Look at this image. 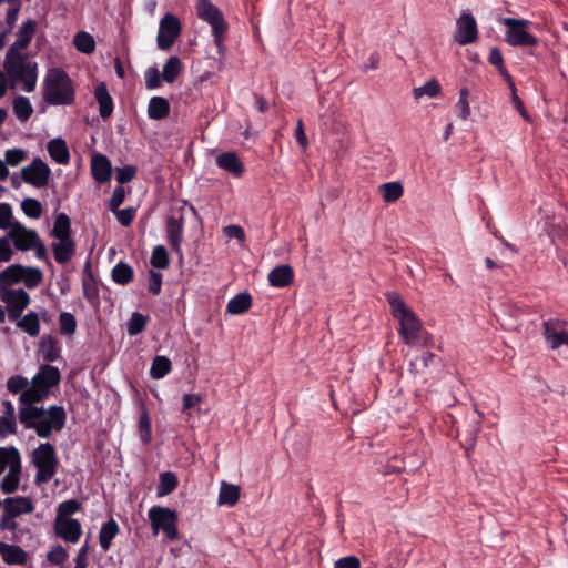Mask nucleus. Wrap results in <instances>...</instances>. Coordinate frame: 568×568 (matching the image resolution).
<instances>
[{"instance_id":"nucleus-8","label":"nucleus","mask_w":568,"mask_h":568,"mask_svg":"<svg viewBox=\"0 0 568 568\" xmlns=\"http://www.w3.org/2000/svg\"><path fill=\"white\" fill-rule=\"evenodd\" d=\"M153 535L163 531L170 541L178 540L180 537L178 529V513L171 508L153 506L148 511Z\"/></svg>"},{"instance_id":"nucleus-10","label":"nucleus","mask_w":568,"mask_h":568,"mask_svg":"<svg viewBox=\"0 0 568 568\" xmlns=\"http://www.w3.org/2000/svg\"><path fill=\"white\" fill-rule=\"evenodd\" d=\"M182 32V26L179 18L170 12H166L159 23L156 36L158 48L166 51L173 47Z\"/></svg>"},{"instance_id":"nucleus-57","label":"nucleus","mask_w":568,"mask_h":568,"mask_svg":"<svg viewBox=\"0 0 568 568\" xmlns=\"http://www.w3.org/2000/svg\"><path fill=\"white\" fill-rule=\"evenodd\" d=\"M390 456L388 450L383 453L374 452V465L376 466V470L382 475H388L390 473Z\"/></svg>"},{"instance_id":"nucleus-35","label":"nucleus","mask_w":568,"mask_h":568,"mask_svg":"<svg viewBox=\"0 0 568 568\" xmlns=\"http://www.w3.org/2000/svg\"><path fill=\"white\" fill-rule=\"evenodd\" d=\"M240 499V487L233 484L222 483L219 494V505L233 507Z\"/></svg>"},{"instance_id":"nucleus-45","label":"nucleus","mask_w":568,"mask_h":568,"mask_svg":"<svg viewBox=\"0 0 568 568\" xmlns=\"http://www.w3.org/2000/svg\"><path fill=\"white\" fill-rule=\"evenodd\" d=\"M13 113L20 121H27L33 113V108L26 97H18L12 103Z\"/></svg>"},{"instance_id":"nucleus-23","label":"nucleus","mask_w":568,"mask_h":568,"mask_svg":"<svg viewBox=\"0 0 568 568\" xmlns=\"http://www.w3.org/2000/svg\"><path fill=\"white\" fill-rule=\"evenodd\" d=\"M75 247L73 239L58 240V242L52 243V252L57 263H69L75 254Z\"/></svg>"},{"instance_id":"nucleus-11","label":"nucleus","mask_w":568,"mask_h":568,"mask_svg":"<svg viewBox=\"0 0 568 568\" xmlns=\"http://www.w3.org/2000/svg\"><path fill=\"white\" fill-rule=\"evenodd\" d=\"M51 170L49 165L40 158H34L31 164L21 170L23 182L38 189L48 185Z\"/></svg>"},{"instance_id":"nucleus-7","label":"nucleus","mask_w":568,"mask_h":568,"mask_svg":"<svg viewBox=\"0 0 568 568\" xmlns=\"http://www.w3.org/2000/svg\"><path fill=\"white\" fill-rule=\"evenodd\" d=\"M4 69L9 77L23 83V89L27 92L34 91L38 78L36 62L27 61L23 54L12 55V53H7Z\"/></svg>"},{"instance_id":"nucleus-13","label":"nucleus","mask_w":568,"mask_h":568,"mask_svg":"<svg viewBox=\"0 0 568 568\" xmlns=\"http://www.w3.org/2000/svg\"><path fill=\"white\" fill-rule=\"evenodd\" d=\"M478 38L476 19L469 12H462L456 21L455 41L460 45L473 43Z\"/></svg>"},{"instance_id":"nucleus-63","label":"nucleus","mask_w":568,"mask_h":568,"mask_svg":"<svg viewBox=\"0 0 568 568\" xmlns=\"http://www.w3.org/2000/svg\"><path fill=\"white\" fill-rule=\"evenodd\" d=\"M162 73L155 68H149L145 72V84L148 89H156L161 85Z\"/></svg>"},{"instance_id":"nucleus-5","label":"nucleus","mask_w":568,"mask_h":568,"mask_svg":"<svg viewBox=\"0 0 568 568\" xmlns=\"http://www.w3.org/2000/svg\"><path fill=\"white\" fill-rule=\"evenodd\" d=\"M196 13L201 20L207 22L211 26L214 44L217 48V53L221 55L224 54V38L229 26L222 11L210 0H199L196 3Z\"/></svg>"},{"instance_id":"nucleus-6","label":"nucleus","mask_w":568,"mask_h":568,"mask_svg":"<svg viewBox=\"0 0 568 568\" xmlns=\"http://www.w3.org/2000/svg\"><path fill=\"white\" fill-rule=\"evenodd\" d=\"M196 13L201 20L207 22L211 26L214 44L217 48V53L221 55L224 54V38L229 26L222 11L210 0H199L196 3Z\"/></svg>"},{"instance_id":"nucleus-53","label":"nucleus","mask_w":568,"mask_h":568,"mask_svg":"<svg viewBox=\"0 0 568 568\" xmlns=\"http://www.w3.org/2000/svg\"><path fill=\"white\" fill-rule=\"evenodd\" d=\"M469 90L464 87L459 91V99L456 103V110L458 112V116L463 120H467L470 115V106L468 103Z\"/></svg>"},{"instance_id":"nucleus-43","label":"nucleus","mask_w":568,"mask_h":568,"mask_svg":"<svg viewBox=\"0 0 568 568\" xmlns=\"http://www.w3.org/2000/svg\"><path fill=\"white\" fill-rule=\"evenodd\" d=\"M48 396L44 395L37 385L32 384L30 387H26L24 390L20 394L19 400L26 406H34L36 403L43 402Z\"/></svg>"},{"instance_id":"nucleus-25","label":"nucleus","mask_w":568,"mask_h":568,"mask_svg":"<svg viewBox=\"0 0 568 568\" xmlns=\"http://www.w3.org/2000/svg\"><path fill=\"white\" fill-rule=\"evenodd\" d=\"M47 149L51 159L57 163L65 165L70 162V152L63 139H52L49 141Z\"/></svg>"},{"instance_id":"nucleus-38","label":"nucleus","mask_w":568,"mask_h":568,"mask_svg":"<svg viewBox=\"0 0 568 568\" xmlns=\"http://www.w3.org/2000/svg\"><path fill=\"white\" fill-rule=\"evenodd\" d=\"M171 361L166 356L158 355L152 361L150 376L154 379H160L165 377L171 372Z\"/></svg>"},{"instance_id":"nucleus-20","label":"nucleus","mask_w":568,"mask_h":568,"mask_svg":"<svg viewBox=\"0 0 568 568\" xmlns=\"http://www.w3.org/2000/svg\"><path fill=\"white\" fill-rule=\"evenodd\" d=\"M3 510L10 517H19L23 514H31L34 511V504L28 497H7L2 501Z\"/></svg>"},{"instance_id":"nucleus-31","label":"nucleus","mask_w":568,"mask_h":568,"mask_svg":"<svg viewBox=\"0 0 568 568\" xmlns=\"http://www.w3.org/2000/svg\"><path fill=\"white\" fill-rule=\"evenodd\" d=\"M252 306V296L250 293L244 292L235 295L232 297L227 305H226V312L234 314V315H241L246 313Z\"/></svg>"},{"instance_id":"nucleus-44","label":"nucleus","mask_w":568,"mask_h":568,"mask_svg":"<svg viewBox=\"0 0 568 568\" xmlns=\"http://www.w3.org/2000/svg\"><path fill=\"white\" fill-rule=\"evenodd\" d=\"M22 282L28 288L38 287L42 280L43 273L39 267L22 266Z\"/></svg>"},{"instance_id":"nucleus-15","label":"nucleus","mask_w":568,"mask_h":568,"mask_svg":"<svg viewBox=\"0 0 568 568\" xmlns=\"http://www.w3.org/2000/svg\"><path fill=\"white\" fill-rule=\"evenodd\" d=\"M53 530L58 538L71 544L78 542L82 535V527L78 519L55 518Z\"/></svg>"},{"instance_id":"nucleus-52","label":"nucleus","mask_w":568,"mask_h":568,"mask_svg":"<svg viewBox=\"0 0 568 568\" xmlns=\"http://www.w3.org/2000/svg\"><path fill=\"white\" fill-rule=\"evenodd\" d=\"M435 358H436V356L434 353H432L429 351H423L418 356H416L410 362V367L416 373H419L423 369H425L426 367H428L429 365H432L434 363Z\"/></svg>"},{"instance_id":"nucleus-59","label":"nucleus","mask_w":568,"mask_h":568,"mask_svg":"<svg viewBox=\"0 0 568 568\" xmlns=\"http://www.w3.org/2000/svg\"><path fill=\"white\" fill-rule=\"evenodd\" d=\"M29 385V381L21 375H13L7 381V388L12 394L22 393Z\"/></svg>"},{"instance_id":"nucleus-26","label":"nucleus","mask_w":568,"mask_h":568,"mask_svg":"<svg viewBox=\"0 0 568 568\" xmlns=\"http://www.w3.org/2000/svg\"><path fill=\"white\" fill-rule=\"evenodd\" d=\"M82 287L84 297L92 304L99 303V288L95 278L90 271V262L85 263L84 274L82 278Z\"/></svg>"},{"instance_id":"nucleus-42","label":"nucleus","mask_w":568,"mask_h":568,"mask_svg":"<svg viewBox=\"0 0 568 568\" xmlns=\"http://www.w3.org/2000/svg\"><path fill=\"white\" fill-rule=\"evenodd\" d=\"M73 44L78 51L84 54H90L95 49L93 37L85 31H80L74 36Z\"/></svg>"},{"instance_id":"nucleus-33","label":"nucleus","mask_w":568,"mask_h":568,"mask_svg":"<svg viewBox=\"0 0 568 568\" xmlns=\"http://www.w3.org/2000/svg\"><path fill=\"white\" fill-rule=\"evenodd\" d=\"M71 220L65 213H60L53 223L51 236L55 240L72 239Z\"/></svg>"},{"instance_id":"nucleus-29","label":"nucleus","mask_w":568,"mask_h":568,"mask_svg":"<svg viewBox=\"0 0 568 568\" xmlns=\"http://www.w3.org/2000/svg\"><path fill=\"white\" fill-rule=\"evenodd\" d=\"M170 113V103L163 97H153L149 101L148 115L152 120H162Z\"/></svg>"},{"instance_id":"nucleus-40","label":"nucleus","mask_w":568,"mask_h":568,"mask_svg":"<svg viewBox=\"0 0 568 568\" xmlns=\"http://www.w3.org/2000/svg\"><path fill=\"white\" fill-rule=\"evenodd\" d=\"M134 276L133 268L125 262H119L112 268V280L119 285H126L132 282Z\"/></svg>"},{"instance_id":"nucleus-61","label":"nucleus","mask_w":568,"mask_h":568,"mask_svg":"<svg viewBox=\"0 0 568 568\" xmlns=\"http://www.w3.org/2000/svg\"><path fill=\"white\" fill-rule=\"evenodd\" d=\"M119 223L122 225V226H130L135 217V212L136 210L132 206L130 207H126V209H123V210H119L116 209L115 211H112Z\"/></svg>"},{"instance_id":"nucleus-55","label":"nucleus","mask_w":568,"mask_h":568,"mask_svg":"<svg viewBox=\"0 0 568 568\" xmlns=\"http://www.w3.org/2000/svg\"><path fill=\"white\" fill-rule=\"evenodd\" d=\"M439 93H440V84L435 79H432L424 85L414 89V95L416 99H419L423 95H428V97L433 98V97L438 95Z\"/></svg>"},{"instance_id":"nucleus-48","label":"nucleus","mask_w":568,"mask_h":568,"mask_svg":"<svg viewBox=\"0 0 568 568\" xmlns=\"http://www.w3.org/2000/svg\"><path fill=\"white\" fill-rule=\"evenodd\" d=\"M488 62L496 67L499 73L504 77L507 82H511L513 78L504 63V57L497 47H494L489 51Z\"/></svg>"},{"instance_id":"nucleus-2","label":"nucleus","mask_w":568,"mask_h":568,"mask_svg":"<svg viewBox=\"0 0 568 568\" xmlns=\"http://www.w3.org/2000/svg\"><path fill=\"white\" fill-rule=\"evenodd\" d=\"M19 419L26 428L34 429L40 438H49L52 432L63 429L67 413L62 406L57 405H51L48 409L42 406H24L19 409Z\"/></svg>"},{"instance_id":"nucleus-64","label":"nucleus","mask_w":568,"mask_h":568,"mask_svg":"<svg viewBox=\"0 0 568 568\" xmlns=\"http://www.w3.org/2000/svg\"><path fill=\"white\" fill-rule=\"evenodd\" d=\"M334 568H361V561L356 556H346L338 559Z\"/></svg>"},{"instance_id":"nucleus-58","label":"nucleus","mask_w":568,"mask_h":568,"mask_svg":"<svg viewBox=\"0 0 568 568\" xmlns=\"http://www.w3.org/2000/svg\"><path fill=\"white\" fill-rule=\"evenodd\" d=\"M28 158V152L23 149H10L4 153L6 165L17 166Z\"/></svg>"},{"instance_id":"nucleus-18","label":"nucleus","mask_w":568,"mask_h":568,"mask_svg":"<svg viewBox=\"0 0 568 568\" xmlns=\"http://www.w3.org/2000/svg\"><path fill=\"white\" fill-rule=\"evenodd\" d=\"M216 165L232 174L234 178H242L245 172L244 163L235 152H223L215 159Z\"/></svg>"},{"instance_id":"nucleus-24","label":"nucleus","mask_w":568,"mask_h":568,"mask_svg":"<svg viewBox=\"0 0 568 568\" xmlns=\"http://www.w3.org/2000/svg\"><path fill=\"white\" fill-rule=\"evenodd\" d=\"M94 98L99 104V114L102 119H108L113 112V100L110 95L106 84L100 83L94 90Z\"/></svg>"},{"instance_id":"nucleus-21","label":"nucleus","mask_w":568,"mask_h":568,"mask_svg":"<svg viewBox=\"0 0 568 568\" xmlns=\"http://www.w3.org/2000/svg\"><path fill=\"white\" fill-rule=\"evenodd\" d=\"M91 174L93 179L99 183H105L110 181L112 176V165L108 156L101 153H97L92 156Z\"/></svg>"},{"instance_id":"nucleus-16","label":"nucleus","mask_w":568,"mask_h":568,"mask_svg":"<svg viewBox=\"0 0 568 568\" xmlns=\"http://www.w3.org/2000/svg\"><path fill=\"white\" fill-rule=\"evenodd\" d=\"M61 381V374L58 367L52 365H42L39 372L31 379L32 384L44 394L49 395L50 388L57 386Z\"/></svg>"},{"instance_id":"nucleus-47","label":"nucleus","mask_w":568,"mask_h":568,"mask_svg":"<svg viewBox=\"0 0 568 568\" xmlns=\"http://www.w3.org/2000/svg\"><path fill=\"white\" fill-rule=\"evenodd\" d=\"M150 263L154 268L165 270L170 266V257L163 245H156L150 258Z\"/></svg>"},{"instance_id":"nucleus-12","label":"nucleus","mask_w":568,"mask_h":568,"mask_svg":"<svg viewBox=\"0 0 568 568\" xmlns=\"http://www.w3.org/2000/svg\"><path fill=\"white\" fill-rule=\"evenodd\" d=\"M1 300L6 303L8 317L11 322H16L21 317L31 301L29 294L23 288L4 291Z\"/></svg>"},{"instance_id":"nucleus-50","label":"nucleus","mask_w":568,"mask_h":568,"mask_svg":"<svg viewBox=\"0 0 568 568\" xmlns=\"http://www.w3.org/2000/svg\"><path fill=\"white\" fill-rule=\"evenodd\" d=\"M81 509V504L77 499H68L59 504L57 508L55 518L71 519L70 516L74 515Z\"/></svg>"},{"instance_id":"nucleus-46","label":"nucleus","mask_w":568,"mask_h":568,"mask_svg":"<svg viewBox=\"0 0 568 568\" xmlns=\"http://www.w3.org/2000/svg\"><path fill=\"white\" fill-rule=\"evenodd\" d=\"M22 265L12 264L0 273V285H12L22 282Z\"/></svg>"},{"instance_id":"nucleus-37","label":"nucleus","mask_w":568,"mask_h":568,"mask_svg":"<svg viewBox=\"0 0 568 568\" xmlns=\"http://www.w3.org/2000/svg\"><path fill=\"white\" fill-rule=\"evenodd\" d=\"M544 335L551 349L561 345L568 346V331L557 332L548 323H545Z\"/></svg>"},{"instance_id":"nucleus-49","label":"nucleus","mask_w":568,"mask_h":568,"mask_svg":"<svg viewBox=\"0 0 568 568\" xmlns=\"http://www.w3.org/2000/svg\"><path fill=\"white\" fill-rule=\"evenodd\" d=\"M148 322V316H144L143 314L139 312L132 313L129 322H128V333L130 336H135L140 333H142L145 329Z\"/></svg>"},{"instance_id":"nucleus-17","label":"nucleus","mask_w":568,"mask_h":568,"mask_svg":"<svg viewBox=\"0 0 568 568\" xmlns=\"http://www.w3.org/2000/svg\"><path fill=\"white\" fill-rule=\"evenodd\" d=\"M184 222L183 216L179 219L175 216H169L165 223L166 239L172 250L180 256H182V241H183Z\"/></svg>"},{"instance_id":"nucleus-4","label":"nucleus","mask_w":568,"mask_h":568,"mask_svg":"<svg viewBox=\"0 0 568 568\" xmlns=\"http://www.w3.org/2000/svg\"><path fill=\"white\" fill-rule=\"evenodd\" d=\"M31 463L37 468L34 483L38 486L49 483L57 474L59 467L55 447L49 442L41 443L33 449Z\"/></svg>"},{"instance_id":"nucleus-27","label":"nucleus","mask_w":568,"mask_h":568,"mask_svg":"<svg viewBox=\"0 0 568 568\" xmlns=\"http://www.w3.org/2000/svg\"><path fill=\"white\" fill-rule=\"evenodd\" d=\"M1 557L7 565H24L27 561V552L17 545L3 544L1 547Z\"/></svg>"},{"instance_id":"nucleus-28","label":"nucleus","mask_w":568,"mask_h":568,"mask_svg":"<svg viewBox=\"0 0 568 568\" xmlns=\"http://www.w3.org/2000/svg\"><path fill=\"white\" fill-rule=\"evenodd\" d=\"M40 351L45 362H54L60 357L59 342L51 335H44L40 341Z\"/></svg>"},{"instance_id":"nucleus-34","label":"nucleus","mask_w":568,"mask_h":568,"mask_svg":"<svg viewBox=\"0 0 568 568\" xmlns=\"http://www.w3.org/2000/svg\"><path fill=\"white\" fill-rule=\"evenodd\" d=\"M179 485L176 475L172 471L160 474L159 484L156 486V496L164 497L173 493Z\"/></svg>"},{"instance_id":"nucleus-14","label":"nucleus","mask_w":568,"mask_h":568,"mask_svg":"<svg viewBox=\"0 0 568 568\" xmlns=\"http://www.w3.org/2000/svg\"><path fill=\"white\" fill-rule=\"evenodd\" d=\"M9 239L12 240L17 250L29 251L39 241V235L37 231L27 229L20 222H14L9 231Z\"/></svg>"},{"instance_id":"nucleus-1","label":"nucleus","mask_w":568,"mask_h":568,"mask_svg":"<svg viewBox=\"0 0 568 568\" xmlns=\"http://www.w3.org/2000/svg\"><path fill=\"white\" fill-rule=\"evenodd\" d=\"M393 318L397 320V333L404 344L413 347H427L432 343V335L424 328L418 315L393 293Z\"/></svg>"},{"instance_id":"nucleus-19","label":"nucleus","mask_w":568,"mask_h":568,"mask_svg":"<svg viewBox=\"0 0 568 568\" xmlns=\"http://www.w3.org/2000/svg\"><path fill=\"white\" fill-rule=\"evenodd\" d=\"M37 30V22L34 20H27L23 22V24L20 27L16 41L11 44L7 53H12V55L21 54L19 50L26 49Z\"/></svg>"},{"instance_id":"nucleus-3","label":"nucleus","mask_w":568,"mask_h":568,"mask_svg":"<svg viewBox=\"0 0 568 568\" xmlns=\"http://www.w3.org/2000/svg\"><path fill=\"white\" fill-rule=\"evenodd\" d=\"M74 98L75 92L69 74L61 68L49 69L43 80V100L51 105H70Z\"/></svg>"},{"instance_id":"nucleus-36","label":"nucleus","mask_w":568,"mask_h":568,"mask_svg":"<svg viewBox=\"0 0 568 568\" xmlns=\"http://www.w3.org/2000/svg\"><path fill=\"white\" fill-rule=\"evenodd\" d=\"M17 326L32 337L38 336L40 333V321L38 314L30 311L17 321Z\"/></svg>"},{"instance_id":"nucleus-62","label":"nucleus","mask_w":568,"mask_h":568,"mask_svg":"<svg viewBox=\"0 0 568 568\" xmlns=\"http://www.w3.org/2000/svg\"><path fill=\"white\" fill-rule=\"evenodd\" d=\"M139 433L141 440L144 444H149L151 442V420L146 413H144L140 418Z\"/></svg>"},{"instance_id":"nucleus-41","label":"nucleus","mask_w":568,"mask_h":568,"mask_svg":"<svg viewBox=\"0 0 568 568\" xmlns=\"http://www.w3.org/2000/svg\"><path fill=\"white\" fill-rule=\"evenodd\" d=\"M19 464H21V457L16 447H0V474L4 471L7 466L10 468Z\"/></svg>"},{"instance_id":"nucleus-22","label":"nucleus","mask_w":568,"mask_h":568,"mask_svg":"<svg viewBox=\"0 0 568 568\" xmlns=\"http://www.w3.org/2000/svg\"><path fill=\"white\" fill-rule=\"evenodd\" d=\"M270 285L273 287H287L294 281L293 267L288 264L275 266L267 275Z\"/></svg>"},{"instance_id":"nucleus-30","label":"nucleus","mask_w":568,"mask_h":568,"mask_svg":"<svg viewBox=\"0 0 568 568\" xmlns=\"http://www.w3.org/2000/svg\"><path fill=\"white\" fill-rule=\"evenodd\" d=\"M21 464L11 466L8 474L0 483V489L3 494L10 495L17 491L20 484Z\"/></svg>"},{"instance_id":"nucleus-54","label":"nucleus","mask_w":568,"mask_h":568,"mask_svg":"<svg viewBox=\"0 0 568 568\" xmlns=\"http://www.w3.org/2000/svg\"><path fill=\"white\" fill-rule=\"evenodd\" d=\"M60 332L62 335H72L77 329L75 317L68 312H62L59 316Z\"/></svg>"},{"instance_id":"nucleus-9","label":"nucleus","mask_w":568,"mask_h":568,"mask_svg":"<svg viewBox=\"0 0 568 568\" xmlns=\"http://www.w3.org/2000/svg\"><path fill=\"white\" fill-rule=\"evenodd\" d=\"M503 22L507 27L505 40L509 45L528 48L538 44V38L527 30L531 24L529 20L505 18Z\"/></svg>"},{"instance_id":"nucleus-39","label":"nucleus","mask_w":568,"mask_h":568,"mask_svg":"<svg viewBox=\"0 0 568 568\" xmlns=\"http://www.w3.org/2000/svg\"><path fill=\"white\" fill-rule=\"evenodd\" d=\"M182 71V62L179 57H170L162 70V79L166 83H173Z\"/></svg>"},{"instance_id":"nucleus-51","label":"nucleus","mask_w":568,"mask_h":568,"mask_svg":"<svg viewBox=\"0 0 568 568\" xmlns=\"http://www.w3.org/2000/svg\"><path fill=\"white\" fill-rule=\"evenodd\" d=\"M21 210L22 212L31 217V219H39L42 215V204L33 197H27L21 202Z\"/></svg>"},{"instance_id":"nucleus-60","label":"nucleus","mask_w":568,"mask_h":568,"mask_svg":"<svg viewBox=\"0 0 568 568\" xmlns=\"http://www.w3.org/2000/svg\"><path fill=\"white\" fill-rule=\"evenodd\" d=\"M138 172L135 165H124L116 169V181L122 185L132 181Z\"/></svg>"},{"instance_id":"nucleus-32","label":"nucleus","mask_w":568,"mask_h":568,"mask_svg":"<svg viewBox=\"0 0 568 568\" xmlns=\"http://www.w3.org/2000/svg\"><path fill=\"white\" fill-rule=\"evenodd\" d=\"M119 525L113 518H110L109 521L102 525L99 532V542L104 551H108L110 549L111 542L119 534Z\"/></svg>"},{"instance_id":"nucleus-56","label":"nucleus","mask_w":568,"mask_h":568,"mask_svg":"<svg viewBox=\"0 0 568 568\" xmlns=\"http://www.w3.org/2000/svg\"><path fill=\"white\" fill-rule=\"evenodd\" d=\"M68 557V551L60 544L53 546L51 550L47 554V560L52 566L63 565Z\"/></svg>"}]
</instances>
